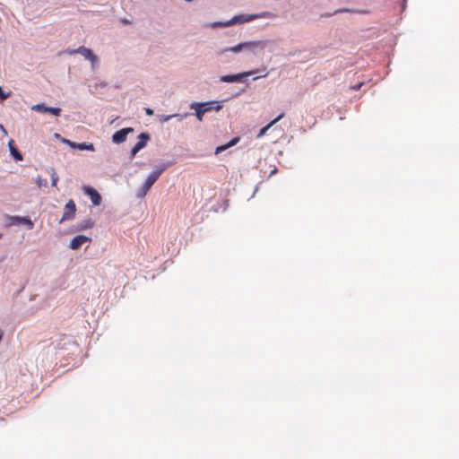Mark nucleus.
Returning <instances> with one entry per match:
<instances>
[{
	"label": "nucleus",
	"mask_w": 459,
	"mask_h": 459,
	"mask_svg": "<svg viewBox=\"0 0 459 459\" xmlns=\"http://www.w3.org/2000/svg\"><path fill=\"white\" fill-rule=\"evenodd\" d=\"M169 166V164H161L157 169L153 170L144 181L139 196H144L147 192L151 189L153 184L158 180L161 173Z\"/></svg>",
	"instance_id": "f257e3e1"
},
{
	"label": "nucleus",
	"mask_w": 459,
	"mask_h": 459,
	"mask_svg": "<svg viewBox=\"0 0 459 459\" xmlns=\"http://www.w3.org/2000/svg\"><path fill=\"white\" fill-rule=\"evenodd\" d=\"M75 212H76V205H75L74 202L73 200H69L65 206V211H64V213H63V216H62L60 221L62 222L64 221H68V220L73 219L75 215Z\"/></svg>",
	"instance_id": "f03ea898"
},
{
	"label": "nucleus",
	"mask_w": 459,
	"mask_h": 459,
	"mask_svg": "<svg viewBox=\"0 0 459 459\" xmlns=\"http://www.w3.org/2000/svg\"><path fill=\"white\" fill-rule=\"evenodd\" d=\"M195 106L199 107L204 111V113L212 110L219 111L222 108L221 104L218 101L195 102Z\"/></svg>",
	"instance_id": "7ed1b4c3"
},
{
	"label": "nucleus",
	"mask_w": 459,
	"mask_h": 459,
	"mask_svg": "<svg viewBox=\"0 0 459 459\" xmlns=\"http://www.w3.org/2000/svg\"><path fill=\"white\" fill-rule=\"evenodd\" d=\"M31 109L34 111H37V112H40V113L48 112L54 116H60L61 111H62L60 108H48L43 103H39V104L33 105L31 107Z\"/></svg>",
	"instance_id": "20e7f679"
},
{
	"label": "nucleus",
	"mask_w": 459,
	"mask_h": 459,
	"mask_svg": "<svg viewBox=\"0 0 459 459\" xmlns=\"http://www.w3.org/2000/svg\"><path fill=\"white\" fill-rule=\"evenodd\" d=\"M87 242H91V238L84 235H78L70 241L69 247L73 250H77Z\"/></svg>",
	"instance_id": "39448f33"
},
{
	"label": "nucleus",
	"mask_w": 459,
	"mask_h": 459,
	"mask_svg": "<svg viewBox=\"0 0 459 459\" xmlns=\"http://www.w3.org/2000/svg\"><path fill=\"white\" fill-rule=\"evenodd\" d=\"M253 74H254L253 71H249V72L238 74L224 75V76L221 77V82H240L243 78L252 75Z\"/></svg>",
	"instance_id": "423d86ee"
},
{
	"label": "nucleus",
	"mask_w": 459,
	"mask_h": 459,
	"mask_svg": "<svg viewBox=\"0 0 459 459\" xmlns=\"http://www.w3.org/2000/svg\"><path fill=\"white\" fill-rule=\"evenodd\" d=\"M133 128L131 127H127V128H123L119 131H117L113 135H112V141L116 143H124L126 140V136L127 134L130 133V132H133Z\"/></svg>",
	"instance_id": "0eeeda50"
},
{
	"label": "nucleus",
	"mask_w": 459,
	"mask_h": 459,
	"mask_svg": "<svg viewBox=\"0 0 459 459\" xmlns=\"http://www.w3.org/2000/svg\"><path fill=\"white\" fill-rule=\"evenodd\" d=\"M76 51H79V54H81L85 59L91 61L92 65L98 62L97 56H95L90 48L80 47L76 49Z\"/></svg>",
	"instance_id": "6e6552de"
},
{
	"label": "nucleus",
	"mask_w": 459,
	"mask_h": 459,
	"mask_svg": "<svg viewBox=\"0 0 459 459\" xmlns=\"http://www.w3.org/2000/svg\"><path fill=\"white\" fill-rule=\"evenodd\" d=\"M83 191L86 195L91 197V200L94 205H100L101 203V196L97 190L91 186H85Z\"/></svg>",
	"instance_id": "1a4fd4ad"
},
{
	"label": "nucleus",
	"mask_w": 459,
	"mask_h": 459,
	"mask_svg": "<svg viewBox=\"0 0 459 459\" xmlns=\"http://www.w3.org/2000/svg\"><path fill=\"white\" fill-rule=\"evenodd\" d=\"M244 49H248L253 52L257 48L264 49L265 48L264 41H247L244 42Z\"/></svg>",
	"instance_id": "9d476101"
},
{
	"label": "nucleus",
	"mask_w": 459,
	"mask_h": 459,
	"mask_svg": "<svg viewBox=\"0 0 459 459\" xmlns=\"http://www.w3.org/2000/svg\"><path fill=\"white\" fill-rule=\"evenodd\" d=\"M284 117V113H281L277 117H275L273 120H272L269 124H267L265 126H264L258 133L257 138H260L264 136L266 132L278 121H280Z\"/></svg>",
	"instance_id": "9b49d317"
},
{
	"label": "nucleus",
	"mask_w": 459,
	"mask_h": 459,
	"mask_svg": "<svg viewBox=\"0 0 459 459\" xmlns=\"http://www.w3.org/2000/svg\"><path fill=\"white\" fill-rule=\"evenodd\" d=\"M150 139V135L147 133H142L139 135L138 143L134 146L137 151L142 150L147 144L148 140Z\"/></svg>",
	"instance_id": "f8f14e48"
},
{
	"label": "nucleus",
	"mask_w": 459,
	"mask_h": 459,
	"mask_svg": "<svg viewBox=\"0 0 459 459\" xmlns=\"http://www.w3.org/2000/svg\"><path fill=\"white\" fill-rule=\"evenodd\" d=\"M8 146H9V150H10V152L12 154V156L13 157V159L17 161H20V160H22V153L16 149V147L14 146V142L13 140H10L9 143H8Z\"/></svg>",
	"instance_id": "ddd939ff"
},
{
	"label": "nucleus",
	"mask_w": 459,
	"mask_h": 459,
	"mask_svg": "<svg viewBox=\"0 0 459 459\" xmlns=\"http://www.w3.org/2000/svg\"><path fill=\"white\" fill-rule=\"evenodd\" d=\"M238 142H239V137H235L232 140H230L228 143L218 146L215 150V153L216 154L221 153V152H224L225 150H227L228 148L236 145Z\"/></svg>",
	"instance_id": "4468645a"
},
{
	"label": "nucleus",
	"mask_w": 459,
	"mask_h": 459,
	"mask_svg": "<svg viewBox=\"0 0 459 459\" xmlns=\"http://www.w3.org/2000/svg\"><path fill=\"white\" fill-rule=\"evenodd\" d=\"M276 15L272 13L264 12L262 13L250 15L249 18L247 19V21H252V20L258 19V18H273Z\"/></svg>",
	"instance_id": "2eb2a0df"
},
{
	"label": "nucleus",
	"mask_w": 459,
	"mask_h": 459,
	"mask_svg": "<svg viewBox=\"0 0 459 459\" xmlns=\"http://www.w3.org/2000/svg\"><path fill=\"white\" fill-rule=\"evenodd\" d=\"M244 46H245L244 42H241V43H239V44H238L235 47H232L230 48L222 49L218 54L221 55V54L225 53L226 51H232V52L238 53V52H239V51L244 49Z\"/></svg>",
	"instance_id": "dca6fc26"
},
{
	"label": "nucleus",
	"mask_w": 459,
	"mask_h": 459,
	"mask_svg": "<svg viewBox=\"0 0 459 459\" xmlns=\"http://www.w3.org/2000/svg\"><path fill=\"white\" fill-rule=\"evenodd\" d=\"M76 149L79 150H87V151H95V147L92 143H81L76 145Z\"/></svg>",
	"instance_id": "f3484780"
},
{
	"label": "nucleus",
	"mask_w": 459,
	"mask_h": 459,
	"mask_svg": "<svg viewBox=\"0 0 459 459\" xmlns=\"http://www.w3.org/2000/svg\"><path fill=\"white\" fill-rule=\"evenodd\" d=\"M190 108L192 109H195L197 119L199 121H202L203 120V117H204V115L205 113H204V111L199 107L195 106V102L192 103Z\"/></svg>",
	"instance_id": "a211bd4d"
},
{
	"label": "nucleus",
	"mask_w": 459,
	"mask_h": 459,
	"mask_svg": "<svg viewBox=\"0 0 459 459\" xmlns=\"http://www.w3.org/2000/svg\"><path fill=\"white\" fill-rule=\"evenodd\" d=\"M48 172H49L51 179H52V186L56 187L57 185V182L59 180L58 175L56 174L55 169H53V168H50Z\"/></svg>",
	"instance_id": "6ab92c4d"
},
{
	"label": "nucleus",
	"mask_w": 459,
	"mask_h": 459,
	"mask_svg": "<svg viewBox=\"0 0 459 459\" xmlns=\"http://www.w3.org/2000/svg\"><path fill=\"white\" fill-rule=\"evenodd\" d=\"M13 220L15 221H17L18 223L27 224L30 229H31L33 227L32 221L28 218L14 217Z\"/></svg>",
	"instance_id": "aec40b11"
},
{
	"label": "nucleus",
	"mask_w": 459,
	"mask_h": 459,
	"mask_svg": "<svg viewBox=\"0 0 459 459\" xmlns=\"http://www.w3.org/2000/svg\"><path fill=\"white\" fill-rule=\"evenodd\" d=\"M37 186L40 188L42 186H46L48 185V181L46 178H42L41 177H38L36 180Z\"/></svg>",
	"instance_id": "412c9836"
},
{
	"label": "nucleus",
	"mask_w": 459,
	"mask_h": 459,
	"mask_svg": "<svg viewBox=\"0 0 459 459\" xmlns=\"http://www.w3.org/2000/svg\"><path fill=\"white\" fill-rule=\"evenodd\" d=\"M178 115H169V116H161L160 120L161 122H167L169 121L170 118L174 117H177Z\"/></svg>",
	"instance_id": "4be33fe9"
},
{
	"label": "nucleus",
	"mask_w": 459,
	"mask_h": 459,
	"mask_svg": "<svg viewBox=\"0 0 459 459\" xmlns=\"http://www.w3.org/2000/svg\"><path fill=\"white\" fill-rule=\"evenodd\" d=\"M9 96H10V93H5L3 91V89L0 87V99L3 100L7 99Z\"/></svg>",
	"instance_id": "5701e85b"
},
{
	"label": "nucleus",
	"mask_w": 459,
	"mask_h": 459,
	"mask_svg": "<svg viewBox=\"0 0 459 459\" xmlns=\"http://www.w3.org/2000/svg\"><path fill=\"white\" fill-rule=\"evenodd\" d=\"M65 143L74 149H76V145L78 144V143H74L70 140H65Z\"/></svg>",
	"instance_id": "b1692460"
},
{
	"label": "nucleus",
	"mask_w": 459,
	"mask_h": 459,
	"mask_svg": "<svg viewBox=\"0 0 459 459\" xmlns=\"http://www.w3.org/2000/svg\"><path fill=\"white\" fill-rule=\"evenodd\" d=\"M145 113L148 115V116H152L153 115V110L150 108H145Z\"/></svg>",
	"instance_id": "393cba45"
},
{
	"label": "nucleus",
	"mask_w": 459,
	"mask_h": 459,
	"mask_svg": "<svg viewBox=\"0 0 459 459\" xmlns=\"http://www.w3.org/2000/svg\"><path fill=\"white\" fill-rule=\"evenodd\" d=\"M138 152H139V151H137L135 148H134V147H133V148H132V150H131V156H132V157H134V156H135V154H136Z\"/></svg>",
	"instance_id": "a878e982"
},
{
	"label": "nucleus",
	"mask_w": 459,
	"mask_h": 459,
	"mask_svg": "<svg viewBox=\"0 0 459 459\" xmlns=\"http://www.w3.org/2000/svg\"><path fill=\"white\" fill-rule=\"evenodd\" d=\"M67 52H68L70 55L79 54V51H76V49L68 50Z\"/></svg>",
	"instance_id": "bb28decb"
},
{
	"label": "nucleus",
	"mask_w": 459,
	"mask_h": 459,
	"mask_svg": "<svg viewBox=\"0 0 459 459\" xmlns=\"http://www.w3.org/2000/svg\"><path fill=\"white\" fill-rule=\"evenodd\" d=\"M0 129H1V132H3L4 135L7 134V132H6V130H5V128L4 127L3 125H0Z\"/></svg>",
	"instance_id": "cd10ccee"
},
{
	"label": "nucleus",
	"mask_w": 459,
	"mask_h": 459,
	"mask_svg": "<svg viewBox=\"0 0 459 459\" xmlns=\"http://www.w3.org/2000/svg\"><path fill=\"white\" fill-rule=\"evenodd\" d=\"M276 172H277V169H274L273 170L271 171L270 176L275 174Z\"/></svg>",
	"instance_id": "c85d7f7f"
},
{
	"label": "nucleus",
	"mask_w": 459,
	"mask_h": 459,
	"mask_svg": "<svg viewBox=\"0 0 459 459\" xmlns=\"http://www.w3.org/2000/svg\"><path fill=\"white\" fill-rule=\"evenodd\" d=\"M360 86H361V83H359V84H358L357 86L353 87V89H355V90H359V89L360 88Z\"/></svg>",
	"instance_id": "c756f323"
},
{
	"label": "nucleus",
	"mask_w": 459,
	"mask_h": 459,
	"mask_svg": "<svg viewBox=\"0 0 459 459\" xmlns=\"http://www.w3.org/2000/svg\"><path fill=\"white\" fill-rule=\"evenodd\" d=\"M123 22H124L126 24L129 23V21H127L126 19L123 20Z\"/></svg>",
	"instance_id": "7c9ffc66"
},
{
	"label": "nucleus",
	"mask_w": 459,
	"mask_h": 459,
	"mask_svg": "<svg viewBox=\"0 0 459 459\" xmlns=\"http://www.w3.org/2000/svg\"><path fill=\"white\" fill-rule=\"evenodd\" d=\"M2 338H3V333L0 332V342L2 341Z\"/></svg>",
	"instance_id": "2f4dec72"
},
{
	"label": "nucleus",
	"mask_w": 459,
	"mask_h": 459,
	"mask_svg": "<svg viewBox=\"0 0 459 459\" xmlns=\"http://www.w3.org/2000/svg\"><path fill=\"white\" fill-rule=\"evenodd\" d=\"M2 237V234H0V238Z\"/></svg>",
	"instance_id": "473e14b6"
}]
</instances>
